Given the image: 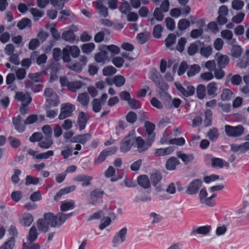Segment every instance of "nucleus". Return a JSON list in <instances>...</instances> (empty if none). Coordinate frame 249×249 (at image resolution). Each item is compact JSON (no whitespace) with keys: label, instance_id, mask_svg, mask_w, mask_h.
I'll return each instance as SVG.
<instances>
[{"label":"nucleus","instance_id":"nucleus-1","mask_svg":"<svg viewBox=\"0 0 249 249\" xmlns=\"http://www.w3.org/2000/svg\"><path fill=\"white\" fill-rule=\"evenodd\" d=\"M225 131L229 137H238L244 134V128L242 125L232 126L226 124L225 125Z\"/></svg>","mask_w":249,"mask_h":249},{"label":"nucleus","instance_id":"nucleus-2","mask_svg":"<svg viewBox=\"0 0 249 249\" xmlns=\"http://www.w3.org/2000/svg\"><path fill=\"white\" fill-rule=\"evenodd\" d=\"M74 105L70 103L63 104L61 106L60 113L58 116L59 120H63L72 115L75 110Z\"/></svg>","mask_w":249,"mask_h":249},{"label":"nucleus","instance_id":"nucleus-3","mask_svg":"<svg viewBox=\"0 0 249 249\" xmlns=\"http://www.w3.org/2000/svg\"><path fill=\"white\" fill-rule=\"evenodd\" d=\"M202 185V181L198 178L191 181L187 187L186 193L189 195L196 194Z\"/></svg>","mask_w":249,"mask_h":249},{"label":"nucleus","instance_id":"nucleus-4","mask_svg":"<svg viewBox=\"0 0 249 249\" xmlns=\"http://www.w3.org/2000/svg\"><path fill=\"white\" fill-rule=\"evenodd\" d=\"M175 85L177 89L185 97L193 96L195 92V88L193 86H187L186 89L179 83H175Z\"/></svg>","mask_w":249,"mask_h":249},{"label":"nucleus","instance_id":"nucleus-5","mask_svg":"<svg viewBox=\"0 0 249 249\" xmlns=\"http://www.w3.org/2000/svg\"><path fill=\"white\" fill-rule=\"evenodd\" d=\"M124 240V228L122 229L114 236L112 240L113 247L120 248Z\"/></svg>","mask_w":249,"mask_h":249},{"label":"nucleus","instance_id":"nucleus-6","mask_svg":"<svg viewBox=\"0 0 249 249\" xmlns=\"http://www.w3.org/2000/svg\"><path fill=\"white\" fill-rule=\"evenodd\" d=\"M73 215V213H71L67 214H64L62 213H59L54 215L55 224L54 226L55 227H59L61 226L67 219L69 218Z\"/></svg>","mask_w":249,"mask_h":249},{"label":"nucleus","instance_id":"nucleus-7","mask_svg":"<svg viewBox=\"0 0 249 249\" xmlns=\"http://www.w3.org/2000/svg\"><path fill=\"white\" fill-rule=\"evenodd\" d=\"M13 123L14 125L15 128L19 132H22L24 131L25 125V121L22 119L20 115H18L16 117L13 119Z\"/></svg>","mask_w":249,"mask_h":249},{"label":"nucleus","instance_id":"nucleus-8","mask_svg":"<svg viewBox=\"0 0 249 249\" xmlns=\"http://www.w3.org/2000/svg\"><path fill=\"white\" fill-rule=\"evenodd\" d=\"M215 58L217 62V67L219 68H224L230 61V59L227 55L220 53H217L215 54Z\"/></svg>","mask_w":249,"mask_h":249},{"label":"nucleus","instance_id":"nucleus-9","mask_svg":"<svg viewBox=\"0 0 249 249\" xmlns=\"http://www.w3.org/2000/svg\"><path fill=\"white\" fill-rule=\"evenodd\" d=\"M104 194V192L101 189H94L90 194V198L91 200L90 203L94 205L99 199L102 198Z\"/></svg>","mask_w":249,"mask_h":249},{"label":"nucleus","instance_id":"nucleus-10","mask_svg":"<svg viewBox=\"0 0 249 249\" xmlns=\"http://www.w3.org/2000/svg\"><path fill=\"white\" fill-rule=\"evenodd\" d=\"M125 101L132 109H137L141 107V104L139 101L131 97L128 92L125 91Z\"/></svg>","mask_w":249,"mask_h":249},{"label":"nucleus","instance_id":"nucleus-11","mask_svg":"<svg viewBox=\"0 0 249 249\" xmlns=\"http://www.w3.org/2000/svg\"><path fill=\"white\" fill-rule=\"evenodd\" d=\"M135 145L139 152H143L150 146L141 137H138L135 139Z\"/></svg>","mask_w":249,"mask_h":249},{"label":"nucleus","instance_id":"nucleus-12","mask_svg":"<svg viewBox=\"0 0 249 249\" xmlns=\"http://www.w3.org/2000/svg\"><path fill=\"white\" fill-rule=\"evenodd\" d=\"M44 95L47 98L46 100L50 103L51 105L53 106H57L58 103L56 101H53L50 99L51 97L55 98L56 97V93L53 91L52 89L47 88L44 91Z\"/></svg>","mask_w":249,"mask_h":249},{"label":"nucleus","instance_id":"nucleus-13","mask_svg":"<svg viewBox=\"0 0 249 249\" xmlns=\"http://www.w3.org/2000/svg\"><path fill=\"white\" fill-rule=\"evenodd\" d=\"M75 189L76 186L75 185H71L70 186H67L64 188L61 189L56 193V194L54 197V199L55 200L57 201L60 199L62 195L72 192Z\"/></svg>","mask_w":249,"mask_h":249},{"label":"nucleus","instance_id":"nucleus-14","mask_svg":"<svg viewBox=\"0 0 249 249\" xmlns=\"http://www.w3.org/2000/svg\"><path fill=\"white\" fill-rule=\"evenodd\" d=\"M211 165L214 168H221L224 166L228 167L229 164L221 159L213 158L211 159Z\"/></svg>","mask_w":249,"mask_h":249},{"label":"nucleus","instance_id":"nucleus-15","mask_svg":"<svg viewBox=\"0 0 249 249\" xmlns=\"http://www.w3.org/2000/svg\"><path fill=\"white\" fill-rule=\"evenodd\" d=\"M179 164L180 161L177 158L172 157L167 160L165 167L168 170H175L176 169V166Z\"/></svg>","mask_w":249,"mask_h":249},{"label":"nucleus","instance_id":"nucleus-16","mask_svg":"<svg viewBox=\"0 0 249 249\" xmlns=\"http://www.w3.org/2000/svg\"><path fill=\"white\" fill-rule=\"evenodd\" d=\"M16 98L25 104L29 105L32 101V98L28 93H23L21 92H18L16 94Z\"/></svg>","mask_w":249,"mask_h":249},{"label":"nucleus","instance_id":"nucleus-17","mask_svg":"<svg viewBox=\"0 0 249 249\" xmlns=\"http://www.w3.org/2000/svg\"><path fill=\"white\" fill-rule=\"evenodd\" d=\"M88 120V118L85 112L82 111L79 113L77 123L80 131L85 129Z\"/></svg>","mask_w":249,"mask_h":249},{"label":"nucleus","instance_id":"nucleus-18","mask_svg":"<svg viewBox=\"0 0 249 249\" xmlns=\"http://www.w3.org/2000/svg\"><path fill=\"white\" fill-rule=\"evenodd\" d=\"M93 178L91 176L81 175L77 176L74 178V181L77 182H82V185L83 187L89 186L91 183V181Z\"/></svg>","mask_w":249,"mask_h":249},{"label":"nucleus","instance_id":"nucleus-19","mask_svg":"<svg viewBox=\"0 0 249 249\" xmlns=\"http://www.w3.org/2000/svg\"><path fill=\"white\" fill-rule=\"evenodd\" d=\"M138 184L144 189H148L150 187L149 179L146 175H141L137 178Z\"/></svg>","mask_w":249,"mask_h":249},{"label":"nucleus","instance_id":"nucleus-20","mask_svg":"<svg viewBox=\"0 0 249 249\" xmlns=\"http://www.w3.org/2000/svg\"><path fill=\"white\" fill-rule=\"evenodd\" d=\"M218 88L217 87V84L215 82H211L208 84L207 86V93L208 95L213 98L215 97L217 93V91Z\"/></svg>","mask_w":249,"mask_h":249},{"label":"nucleus","instance_id":"nucleus-21","mask_svg":"<svg viewBox=\"0 0 249 249\" xmlns=\"http://www.w3.org/2000/svg\"><path fill=\"white\" fill-rule=\"evenodd\" d=\"M75 207V203L73 200H65L61 202L60 210L61 212H66L73 209Z\"/></svg>","mask_w":249,"mask_h":249},{"label":"nucleus","instance_id":"nucleus-22","mask_svg":"<svg viewBox=\"0 0 249 249\" xmlns=\"http://www.w3.org/2000/svg\"><path fill=\"white\" fill-rule=\"evenodd\" d=\"M177 156L178 158L181 160L185 164H187L190 162L192 161L194 159L193 154H186L181 151H178L177 153Z\"/></svg>","mask_w":249,"mask_h":249},{"label":"nucleus","instance_id":"nucleus-23","mask_svg":"<svg viewBox=\"0 0 249 249\" xmlns=\"http://www.w3.org/2000/svg\"><path fill=\"white\" fill-rule=\"evenodd\" d=\"M200 45H204V42H201L200 41H196L194 43H191L188 48V53L190 56L195 55L198 50V47Z\"/></svg>","mask_w":249,"mask_h":249},{"label":"nucleus","instance_id":"nucleus-24","mask_svg":"<svg viewBox=\"0 0 249 249\" xmlns=\"http://www.w3.org/2000/svg\"><path fill=\"white\" fill-rule=\"evenodd\" d=\"M62 38L66 41L73 43L76 40V36L72 31H65L62 35Z\"/></svg>","mask_w":249,"mask_h":249},{"label":"nucleus","instance_id":"nucleus-25","mask_svg":"<svg viewBox=\"0 0 249 249\" xmlns=\"http://www.w3.org/2000/svg\"><path fill=\"white\" fill-rule=\"evenodd\" d=\"M38 232L36 226H33L30 229L29 234L27 237V239L29 243L34 244V242L35 241L37 237Z\"/></svg>","mask_w":249,"mask_h":249},{"label":"nucleus","instance_id":"nucleus-26","mask_svg":"<svg viewBox=\"0 0 249 249\" xmlns=\"http://www.w3.org/2000/svg\"><path fill=\"white\" fill-rule=\"evenodd\" d=\"M165 96L166 97L167 99L169 100V103L172 102L171 105H165V107L168 109H171L172 107H174L175 108H178L179 107L181 101L179 98H174L171 101V96L167 93H165Z\"/></svg>","mask_w":249,"mask_h":249},{"label":"nucleus","instance_id":"nucleus-27","mask_svg":"<svg viewBox=\"0 0 249 249\" xmlns=\"http://www.w3.org/2000/svg\"><path fill=\"white\" fill-rule=\"evenodd\" d=\"M200 53L202 56L208 58L212 54L213 49L211 46L205 47L204 44L200 45Z\"/></svg>","mask_w":249,"mask_h":249},{"label":"nucleus","instance_id":"nucleus-28","mask_svg":"<svg viewBox=\"0 0 249 249\" xmlns=\"http://www.w3.org/2000/svg\"><path fill=\"white\" fill-rule=\"evenodd\" d=\"M54 215L52 213H46L43 215V219H44L45 221L47 223L48 225L50 226L51 227L55 228L54 226L55 224Z\"/></svg>","mask_w":249,"mask_h":249},{"label":"nucleus","instance_id":"nucleus-29","mask_svg":"<svg viewBox=\"0 0 249 249\" xmlns=\"http://www.w3.org/2000/svg\"><path fill=\"white\" fill-rule=\"evenodd\" d=\"M109 55L107 51H102L96 53L94 56L95 60L97 63H102L106 61L108 58Z\"/></svg>","mask_w":249,"mask_h":249},{"label":"nucleus","instance_id":"nucleus-30","mask_svg":"<svg viewBox=\"0 0 249 249\" xmlns=\"http://www.w3.org/2000/svg\"><path fill=\"white\" fill-rule=\"evenodd\" d=\"M211 227L209 225L203 226L198 227L196 230L192 231V234L196 235V234L206 235L209 233L211 230Z\"/></svg>","mask_w":249,"mask_h":249},{"label":"nucleus","instance_id":"nucleus-31","mask_svg":"<svg viewBox=\"0 0 249 249\" xmlns=\"http://www.w3.org/2000/svg\"><path fill=\"white\" fill-rule=\"evenodd\" d=\"M37 226L39 231L43 233L47 232L49 229V225L42 218L37 220Z\"/></svg>","mask_w":249,"mask_h":249},{"label":"nucleus","instance_id":"nucleus-32","mask_svg":"<svg viewBox=\"0 0 249 249\" xmlns=\"http://www.w3.org/2000/svg\"><path fill=\"white\" fill-rule=\"evenodd\" d=\"M32 21L28 18H24L19 21L17 24V27L20 30H23L26 28H31Z\"/></svg>","mask_w":249,"mask_h":249},{"label":"nucleus","instance_id":"nucleus-33","mask_svg":"<svg viewBox=\"0 0 249 249\" xmlns=\"http://www.w3.org/2000/svg\"><path fill=\"white\" fill-rule=\"evenodd\" d=\"M53 144V140L49 138H42L41 140L38 142V145L40 147L43 149L49 148Z\"/></svg>","mask_w":249,"mask_h":249},{"label":"nucleus","instance_id":"nucleus-34","mask_svg":"<svg viewBox=\"0 0 249 249\" xmlns=\"http://www.w3.org/2000/svg\"><path fill=\"white\" fill-rule=\"evenodd\" d=\"M26 87L27 88H30L35 92H37L41 90L42 86L38 82H31V81H26Z\"/></svg>","mask_w":249,"mask_h":249},{"label":"nucleus","instance_id":"nucleus-35","mask_svg":"<svg viewBox=\"0 0 249 249\" xmlns=\"http://www.w3.org/2000/svg\"><path fill=\"white\" fill-rule=\"evenodd\" d=\"M174 150L173 147H168L165 148H159L155 150V154L159 156H165L170 154Z\"/></svg>","mask_w":249,"mask_h":249},{"label":"nucleus","instance_id":"nucleus-36","mask_svg":"<svg viewBox=\"0 0 249 249\" xmlns=\"http://www.w3.org/2000/svg\"><path fill=\"white\" fill-rule=\"evenodd\" d=\"M135 135V130H131L128 136L125 137V147H128V148H130V147L133 144Z\"/></svg>","mask_w":249,"mask_h":249},{"label":"nucleus","instance_id":"nucleus-37","mask_svg":"<svg viewBox=\"0 0 249 249\" xmlns=\"http://www.w3.org/2000/svg\"><path fill=\"white\" fill-rule=\"evenodd\" d=\"M205 118L204 124L205 126L208 127L212 125L213 112L210 109H207L205 111Z\"/></svg>","mask_w":249,"mask_h":249},{"label":"nucleus","instance_id":"nucleus-38","mask_svg":"<svg viewBox=\"0 0 249 249\" xmlns=\"http://www.w3.org/2000/svg\"><path fill=\"white\" fill-rule=\"evenodd\" d=\"M89 96L87 92L80 93L78 95L77 101L83 106L88 105L89 103Z\"/></svg>","mask_w":249,"mask_h":249},{"label":"nucleus","instance_id":"nucleus-39","mask_svg":"<svg viewBox=\"0 0 249 249\" xmlns=\"http://www.w3.org/2000/svg\"><path fill=\"white\" fill-rule=\"evenodd\" d=\"M83 83L81 81L70 82L68 89L72 92H74L82 88Z\"/></svg>","mask_w":249,"mask_h":249},{"label":"nucleus","instance_id":"nucleus-40","mask_svg":"<svg viewBox=\"0 0 249 249\" xmlns=\"http://www.w3.org/2000/svg\"><path fill=\"white\" fill-rule=\"evenodd\" d=\"M231 55L234 58L239 57L242 53V49L238 45H233L231 49Z\"/></svg>","mask_w":249,"mask_h":249},{"label":"nucleus","instance_id":"nucleus-41","mask_svg":"<svg viewBox=\"0 0 249 249\" xmlns=\"http://www.w3.org/2000/svg\"><path fill=\"white\" fill-rule=\"evenodd\" d=\"M32 15L33 16L34 20L37 21L40 18H42L44 15V12L40 11L36 8H31L29 9Z\"/></svg>","mask_w":249,"mask_h":249},{"label":"nucleus","instance_id":"nucleus-42","mask_svg":"<svg viewBox=\"0 0 249 249\" xmlns=\"http://www.w3.org/2000/svg\"><path fill=\"white\" fill-rule=\"evenodd\" d=\"M200 67L198 65L194 64L191 65L187 71V75L188 77H193L196 74L199 72Z\"/></svg>","mask_w":249,"mask_h":249},{"label":"nucleus","instance_id":"nucleus-43","mask_svg":"<svg viewBox=\"0 0 249 249\" xmlns=\"http://www.w3.org/2000/svg\"><path fill=\"white\" fill-rule=\"evenodd\" d=\"M249 65V49L246 50L244 56L238 63V66L240 68H245Z\"/></svg>","mask_w":249,"mask_h":249},{"label":"nucleus","instance_id":"nucleus-44","mask_svg":"<svg viewBox=\"0 0 249 249\" xmlns=\"http://www.w3.org/2000/svg\"><path fill=\"white\" fill-rule=\"evenodd\" d=\"M66 48L72 57L77 58L79 56L80 51L77 46L67 45L66 46Z\"/></svg>","mask_w":249,"mask_h":249},{"label":"nucleus","instance_id":"nucleus-45","mask_svg":"<svg viewBox=\"0 0 249 249\" xmlns=\"http://www.w3.org/2000/svg\"><path fill=\"white\" fill-rule=\"evenodd\" d=\"M208 193L205 188H202L199 192V197L200 202L202 204H205L206 205L209 204V201H208Z\"/></svg>","mask_w":249,"mask_h":249},{"label":"nucleus","instance_id":"nucleus-46","mask_svg":"<svg viewBox=\"0 0 249 249\" xmlns=\"http://www.w3.org/2000/svg\"><path fill=\"white\" fill-rule=\"evenodd\" d=\"M33 221V215L29 213H26L23 215L21 223L26 227H29L31 225Z\"/></svg>","mask_w":249,"mask_h":249},{"label":"nucleus","instance_id":"nucleus-47","mask_svg":"<svg viewBox=\"0 0 249 249\" xmlns=\"http://www.w3.org/2000/svg\"><path fill=\"white\" fill-rule=\"evenodd\" d=\"M148 77L150 79L152 80L155 84L161 78V75L158 72L157 70L155 69L151 70L150 71Z\"/></svg>","mask_w":249,"mask_h":249},{"label":"nucleus","instance_id":"nucleus-48","mask_svg":"<svg viewBox=\"0 0 249 249\" xmlns=\"http://www.w3.org/2000/svg\"><path fill=\"white\" fill-rule=\"evenodd\" d=\"M64 148L65 149L61 151V154L63 156L64 159H67L70 156L72 155L73 148L70 145L65 146Z\"/></svg>","mask_w":249,"mask_h":249},{"label":"nucleus","instance_id":"nucleus-49","mask_svg":"<svg viewBox=\"0 0 249 249\" xmlns=\"http://www.w3.org/2000/svg\"><path fill=\"white\" fill-rule=\"evenodd\" d=\"M95 48V44L93 43H88L83 44L81 47L82 52L87 54L90 53Z\"/></svg>","mask_w":249,"mask_h":249},{"label":"nucleus","instance_id":"nucleus-50","mask_svg":"<svg viewBox=\"0 0 249 249\" xmlns=\"http://www.w3.org/2000/svg\"><path fill=\"white\" fill-rule=\"evenodd\" d=\"M15 243V237H11L0 247V249H13Z\"/></svg>","mask_w":249,"mask_h":249},{"label":"nucleus","instance_id":"nucleus-51","mask_svg":"<svg viewBox=\"0 0 249 249\" xmlns=\"http://www.w3.org/2000/svg\"><path fill=\"white\" fill-rule=\"evenodd\" d=\"M105 47H106L107 50L108 52H107L108 53V54L109 53H110L111 54L109 55L110 56H113L116 54H117L120 52V48L115 45H111L108 46L106 45L105 46Z\"/></svg>","mask_w":249,"mask_h":249},{"label":"nucleus","instance_id":"nucleus-52","mask_svg":"<svg viewBox=\"0 0 249 249\" xmlns=\"http://www.w3.org/2000/svg\"><path fill=\"white\" fill-rule=\"evenodd\" d=\"M206 89L205 86L200 84L196 89V94L198 98L203 99L206 95Z\"/></svg>","mask_w":249,"mask_h":249},{"label":"nucleus","instance_id":"nucleus-53","mask_svg":"<svg viewBox=\"0 0 249 249\" xmlns=\"http://www.w3.org/2000/svg\"><path fill=\"white\" fill-rule=\"evenodd\" d=\"M40 179L38 177H34L28 175L25 178V184L27 186L31 184L36 185L39 183Z\"/></svg>","mask_w":249,"mask_h":249},{"label":"nucleus","instance_id":"nucleus-54","mask_svg":"<svg viewBox=\"0 0 249 249\" xmlns=\"http://www.w3.org/2000/svg\"><path fill=\"white\" fill-rule=\"evenodd\" d=\"M163 31V27L160 24L155 25L153 28L152 34L156 38H160L161 36V33Z\"/></svg>","mask_w":249,"mask_h":249},{"label":"nucleus","instance_id":"nucleus-55","mask_svg":"<svg viewBox=\"0 0 249 249\" xmlns=\"http://www.w3.org/2000/svg\"><path fill=\"white\" fill-rule=\"evenodd\" d=\"M232 94L233 93L230 89H225L221 95V99L222 101H229L231 98Z\"/></svg>","mask_w":249,"mask_h":249},{"label":"nucleus","instance_id":"nucleus-56","mask_svg":"<svg viewBox=\"0 0 249 249\" xmlns=\"http://www.w3.org/2000/svg\"><path fill=\"white\" fill-rule=\"evenodd\" d=\"M148 35V33L146 32L139 34L137 36L138 42L141 44H144L149 39Z\"/></svg>","mask_w":249,"mask_h":249},{"label":"nucleus","instance_id":"nucleus-57","mask_svg":"<svg viewBox=\"0 0 249 249\" xmlns=\"http://www.w3.org/2000/svg\"><path fill=\"white\" fill-rule=\"evenodd\" d=\"M190 26V22L186 18L181 19L178 24V27L181 31L185 30Z\"/></svg>","mask_w":249,"mask_h":249},{"label":"nucleus","instance_id":"nucleus-58","mask_svg":"<svg viewBox=\"0 0 249 249\" xmlns=\"http://www.w3.org/2000/svg\"><path fill=\"white\" fill-rule=\"evenodd\" d=\"M53 150H49L44 153H42L36 155L35 156V159L37 160L47 159L49 157L53 155Z\"/></svg>","mask_w":249,"mask_h":249},{"label":"nucleus","instance_id":"nucleus-59","mask_svg":"<svg viewBox=\"0 0 249 249\" xmlns=\"http://www.w3.org/2000/svg\"><path fill=\"white\" fill-rule=\"evenodd\" d=\"M176 36L173 34H170L165 40V45L167 47H170L175 43Z\"/></svg>","mask_w":249,"mask_h":249},{"label":"nucleus","instance_id":"nucleus-60","mask_svg":"<svg viewBox=\"0 0 249 249\" xmlns=\"http://www.w3.org/2000/svg\"><path fill=\"white\" fill-rule=\"evenodd\" d=\"M218 136V130L215 128L210 129L208 132V137L212 141L215 140Z\"/></svg>","mask_w":249,"mask_h":249},{"label":"nucleus","instance_id":"nucleus-61","mask_svg":"<svg viewBox=\"0 0 249 249\" xmlns=\"http://www.w3.org/2000/svg\"><path fill=\"white\" fill-rule=\"evenodd\" d=\"M162 178V176L160 173H156L151 174L150 176L151 181L154 186L160 181Z\"/></svg>","mask_w":249,"mask_h":249},{"label":"nucleus","instance_id":"nucleus-62","mask_svg":"<svg viewBox=\"0 0 249 249\" xmlns=\"http://www.w3.org/2000/svg\"><path fill=\"white\" fill-rule=\"evenodd\" d=\"M116 71L114 67L110 66L105 67L103 70V73L105 76H109L115 74Z\"/></svg>","mask_w":249,"mask_h":249},{"label":"nucleus","instance_id":"nucleus-63","mask_svg":"<svg viewBox=\"0 0 249 249\" xmlns=\"http://www.w3.org/2000/svg\"><path fill=\"white\" fill-rule=\"evenodd\" d=\"M92 110L94 112L97 113L100 111L102 108V104L98 99H94L92 101Z\"/></svg>","mask_w":249,"mask_h":249},{"label":"nucleus","instance_id":"nucleus-64","mask_svg":"<svg viewBox=\"0 0 249 249\" xmlns=\"http://www.w3.org/2000/svg\"><path fill=\"white\" fill-rule=\"evenodd\" d=\"M244 5L243 1L241 0H233L231 2L232 9L235 10H241Z\"/></svg>","mask_w":249,"mask_h":249}]
</instances>
